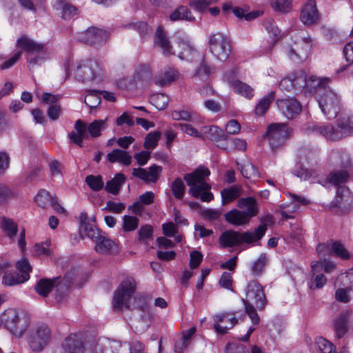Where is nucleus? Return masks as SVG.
I'll list each match as a JSON object with an SVG mask.
<instances>
[{
    "label": "nucleus",
    "instance_id": "obj_1",
    "mask_svg": "<svg viewBox=\"0 0 353 353\" xmlns=\"http://www.w3.org/2000/svg\"><path fill=\"white\" fill-rule=\"evenodd\" d=\"M136 282L132 278L124 280L114 292L112 299V307L114 311H121L123 307L128 310L138 309L143 312L141 315L143 319L150 318L148 303L143 296H137L134 299L133 306L130 307V300L135 292Z\"/></svg>",
    "mask_w": 353,
    "mask_h": 353
},
{
    "label": "nucleus",
    "instance_id": "obj_2",
    "mask_svg": "<svg viewBox=\"0 0 353 353\" xmlns=\"http://www.w3.org/2000/svg\"><path fill=\"white\" fill-rule=\"evenodd\" d=\"M210 174L208 168L199 166L192 172L184 175L183 179L189 187L188 192L192 197L208 203L214 199L211 185L206 182Z\"/></svg>",
    "mask_w": 353,
    "mask_h": 353
},
{
    "label": "nucleus",
    "instance_id": "obj_3",
    "mask_svg": "<svg viewBox=\"0 0 353 353\" xmlns=\"http://www.w3.org/2000/svg\"><path fill=\"white\" fill-rule=\"evenodd\" d=\"M267 230L265 224L259 225L253 232L247 231L239 233L234 230L223 232L219 239L223 248L234 247L241 242L252 243L260 240Z\"/></svg>",
    "mask_w": 353,
    "mask_h": 353
},
{
    "label": "nucleus",
    "instance_id": "obj_4",
    "mask_svg": "<svg viewBox=\"0 0 353 353\" xmlns=\"http://www.w3.org/2000/svg\"><path fill=\"white\" fill-rule=\"evenodd\" d=\"M312 130L330 141H338L353 133V125L349 118H343L337 122L336 127L332 124L314 125Z\"/></svg>",
    "mask_w": 353,
    "mask_h": 353
},
{
    "label": "nucleus",
    "instance_id": "obj_5",
    "mask_svg": "<svg viewBox=\"0 0 353 353\" xmlns=\"http://www.w3.org/2000/svg\"><path fill=\"white\" fill-rule=\"evenodd\" d=\"M321 111L329 119L334 118L340 110V101L338 94L332 89L320 91L315 97Z\"/></svg>",
    "mask_w": 353,
    "mask_h": 353
},
{
    "label": "nucleus",
    "instance_id": "obj_6",
    "mask_svg": "<svg viewBox=\"0 0 353 353\" xmlns=\"http://www.w3.org/2000/svg\"><path fill=\"white\" fill-rule=\"evenodd\" d=\"M101 72V67L98 62L94 59L81 61L74 70V77L80 82L91 83L98 77Z\"/></svg>",
    "mask_w": 353,
    "mask_h": 353
},
{
    "label": "nucleus",
    "instance_id": "obj_7",
    "mask_svg": "<svg viewBox=\"0 0 353 353\" xmlns=\"http://www.w3.org/2000/svg\"><path fill=\"white\" fill-rule=\"evenodd\" d=\"M292 133V129L285 123H272L268 125L265 137H267L272 150L281 146Z\"/></svg>",
    "mask_w": 353,
    "mask_h": 353
},
{
    "label": "nucleus",
    "instance_id": "obj_8",
    "mask_svg": "<svg viewBox=\"0 0 353 353\" xmlns=\"http://www.w3.org/2000/svg\"><path fill=\"white\" fill-rule=\"evenodd\" d=\"M244 305H252L263 310L266 304V297L262 285L256 281H250L247 287L246 297L243 299Z\"/></svg>",
    "mask_w": 353,
    "mask_h": 353
},
{
    "label": "nucleus",
    "instance_id": "obj_9",
    "mask_svg": "<svg viewBox=\"0 0 353 353\" xmlns=\"http://www.w3.org/2000/svg\"><path fill=\"white\" fill-rule=\"evenodd\" d=\"M51 332L47 325L41 324L33 330L30 335L28 343L33 352H41L50 340Z\"/></svg>",
    "mask_w": 353,
    "mask_h": 353
},
{
    "label": "nucleus",
    "instance_id": "obj_10",
    "mask_svg": "<svg viewBox=\"0 0 353 353\" xmlns=\"http://www.w3.org/2000/svg\"><path fill=\"white\" fill-rule=\"evenodd\" d=\"M210 52L220 61H225L230 52L228 39L221 33L211 34L209 38Z\"/></svg>",
    "mask_w": 353,
    "mask_h": 353
},
{
    "label": "nucleus",
    "instance_id": "obj_11",
    "mask_svg": "<svg viewBox=\"0 0 353 353\" xmlns=\"http://www.w3.org/2000/svg\"><path fill=\"white\" fill-rule=\"evenodd\" d=\"M92 351L93 353H128V348L126 344L103 338L94 342Z\"/></svg>",
    "mask_w": 353,
    "mask_h": 353
},
{
    "label": "nucleus",
    "instance_id": "obj_12",
    "mask_svg": "<svg viewBox=\"0 0 353 353\" xmlns=\"http://www.w3.org/2000/svg\"><path fill=\"white\" fill-rule=\"evenodd\" d=\"M108 33L105 30L96 27L88 28L77 36V39L90 46H100L105 43Z\"/></svg>",
    "mask_w": 353,
    "mask_h": 353
},
{
    "label": "nucleus",
    "instance_id": "obj_13",
    "mask_svg": "<svg viewBox=\"0 0 353 353\" xmlns=\"http://www.w3.org/2000/svg\"><path fill=\"white\" fill-rule=\"evenodd\" d=\"M62 348L68 353H93L92 345L85 348L83 334H72L62 343Z\"/></svg>",
    "mask_w": 353,
    "mask_h": 353
},
{
    "label": "nucleus",
    "instance_id": "obj_14",
    "mask_svg": "<svg viewBox=\"0 0 353 353\" xmlns=\"http://www.w3.org/2000/svg\"><path fill=\"white\" fill-rule=\"evenodd\" d=\"M312 46V40L310 38H303L296 42L294 46L289 48L288 55L293 61L303 62L308 57Z\"/></svg>",
    "mask_w": 353,
    "mask_h": 353
},
{
    "label": "nucleus",
    "instance_id": "obj_15",
    "mask_svg": "<svg viewBox=\"0 0 353 353\" xmlns=\"http://www.w3.org/2000/svg\"><path fill=\"white\" fill-rule=\"evenodd\" d=\"M317 252L321 257H325L326 255L334 254L336 256L346 260L350 259V254L345 246L339 241H330L326 243L319 244L317 247Z\"/></svg>",
    "mask_w": 353,
    "mask_h": 353
},
{
    "label": "nucleus",
    "instance_id": "obj_16",
    "mask_svg": "<svg viewBox=\"0 0 353 353\" xmlns=\"http://www.w3.org/2000/svg\"><path fill=\"white\" fill-rule=\"evenodd\" d=\"M276 105L282 114L288 119H293L301 110V103L294 98L277 99Z\"/></svg>",
    "mask_w": 353,
    "mask_h": 353
},
{
    "label": "nucleus",
    "instance_id": "obj_17",
    "mask_svg": "<svg viewBox=\"0 0 353 353\" xmlns=\"http://www.w3.org/2000/svg\"><path fill=\"white\" fill-rule=\"evenodd\" d=\"M214 328L220 334H225L238 323L234 314L224 312L214 316Z\"/></svg>",
    "mask_w": 353,
    "mask_h": 353
},
{
    "label": "nucleus",
    "instance_id": "obj_18",
    "mask_svg": "<svg viewBox=\"0 0 353 353\" xmlns=\"http://www.w3.org/2000/svg\"><path fill=\"white\" fill-rule=\"evenodd\" d=\"M300 19L306 26H312L318 23L320 17L314 0H308L304 5L301 11Z\"/></svg>",
    "mask_w": 353,
    "mask_h": 353
},
{
    "label": "nucleus",
    "instance_id": "obj_19",
    "mask_svg": "<svg viewBox=\"0 0 353 353\" xmlns=\"http://www.w3.org/2000/svg\"><path fill=\"white\" fill-rule=\"evenodd\" d=\"M6 317L4 319L6 327L14 335L21 336L26 331V326L23 323H21V320L16 311L10 310L5 314Z\"/></svg>",
    "mask_w": 353,
    "mask_h": 353
},
{
    "label": "nucleus",
    "instance_id": "obj_20",
    "mask_svg": "<svg viewBox=\"0 0 353 353\" xmlns=\"http://www.w3.org/2000/svg\"><path fill=\"white\" fill-rule=\"evenodd\" d=\"M162 171V168L157 165H153L148 168V171L145 169L138 168L132 170V175L146 183H156Z\"/></svg>",
    "mask_w": 353,
    "mask_h": 353
},
{
    "label": "nucleus",
    "instance_id": "obj_21",
    "mask_svg": "<svg viewBox=\"0 0 353 353\" xmlns=\"http://www.w3.org/2000/svg\"><path fill=\"white\" fill-rule=\"evenodd\" d=\"M330 81L329 78L311 75L307 77L305 92L313 94L316 97L320 91H326L330 88L327 85Z\"/></svg>",
    "mask_w": 353,
    "mask_h": 353
},
{
    "label": "nucleus",
    "instance_id": "obj_22",
    "mask_svg": "<svg viewBox=\"0 0 353 353\" xmlns=\"http://www.w3.org/2000/svg\"><path fill=\"white\" fill-rule=\"evenodd\" d=\"M76 132L72 131L69 134V137L72 141L80 147H83V140L89 137V132L86 123L78 119L74 124Z\"/></svg>",
    "mask_w": 353,
    "mask_h": 353
},
{
    "label": "nucleus",
    "instance_id": "obj_23",
    "mask_svg": "<svg viewBox=\"0 0 353 353\" xmlns=\"http://www.w3.org/2000/svg\"><path fill=\"white\" fill-rule=\"evenodd\" d=\"M351 197L350 191L347 187L337 188L336 196L330 204V208L347 209L350 205Z\"/></svg>",
    "mask_w": 353,
    "mask_h": 353
},
{
    "label": "nucleus",
    "instance_id": "obj_24",
    "mask_svg": "<svg viewBox=\"0 0 353 353\" xmlns=\"http://www.w3.org/2000/svg\"><path fill=\"white\" fill-rule=\"evenodd\" d=\"M95 251L101 254L109 255L117 252L118 249L116 243L108 237L102 235L96 240Z\"/></svg>",
    "mask_w": 353,
    "mask_h": 353
},
{
    "label": "nucleus",
    "instance_id": "obj_25",
    "mask_svg": "<svg viewBox=\"0 0 353 353\" xmlns=\"http://www.w3.org/2000/svg\"><path fill=\"white\" fill-rule=\"evenodd\" d=\"M17 46L26 50L29 56L42 53L44 48L43 44L39 43L25 35L17 40Z\"/></svg>",
    "mask_w": 353,
    "mask_h": 353
},
{
    "label": "nucleus",
    "instance_id": "obj_26",
    "mask_svg": "<svg viewBox=\"0 0 353 353\" xmlns=\"http://www.w3.org/2000/svg\"><path fill=\"white\" fill-rule=\"evenodd\" d=\"M59 280V277L41 279L34 285V290L39 295L46 297L52 289L55 288V285Z\"/></svg>",
    "mask_w": 353,
    "mask_h": 353
},
{
    "label": "nucleus",
    "instance_id": "obj_27",
    "mask_svg": "<svg viewBox=\"0 0 353 353\" xmlns=\"http://www.w3.org/2000/svg\"><path fill=\"white\" fill-rule=\"evenodd\" d=\"M238 207L243 210L247 218L250 221L251 218L255 216L258 213L256 201L252 197L241 198L238 201Z\"/></svg>",
    "mask_w": 353,
    "mask_h": 353
},
{
    "label": "nucleus",
    "instance_id": "obj_28",
    "mask_svg": "<svg viewBox=\"0 0 353 353\" xmlns=\"http://www.w3.org/2000/svg\"><path fill=\"white\" fill-rule=\"evenodd\" d=\"M201 137L205 136L213 141L226 140L228 139V135L223 130L214 125L203 126L201 128Z\"/></svg>",
    "mask_w": 353,
    "mask_h": 353
},
{
    "label": "nucleus",
    "instance_id": "obj_29",
    "mask_svg": "<svg viewBox=\"0 0 353 353\" xmlns=\"http://www.w3.org/2000/svg\"><path fill=\"white\" fill-rule=\"evenodd\" d=\"M225 221L234 225H243L250 222L245 214L242 210H232L224 214Z\"/></svg>",
    "mask_w": 353,
    "mask_h": 353
},
{
    "label": "nucleus",
    "instance_id": "obj_30",
    "mask_svg": "<svg viewBox=\"0 0 353 353\" xmlns=\"http://www.w3.org/2000/svg\"><path fill=\"white\" fill-rule=\"evenodd\" d=\"M74 274V270L71 272H68L64 277V280L65 281L64 283H62L59 281H57L55 285V299L57 302L60 303L63 300L65 292L68 290L69 285L72 281Z\"/></svg>",
    "mask_w": 353,
    "mask_h": 353
},
{
    "label": "nucleus",
    "instance_id": "obj_31",
    "mask_svg": "<svg viewBox=\"0 0 353 353\" xmlns=\"http://www.w3.org/2000/svg\"><path fill=\"white\" fill-rule=\"evenodd\" d=\"M171 21L185 20L189 22L195 21V17L192 15L190 9L185 6L177 7L170 15Z\"/></svg>",
    "mask_w": 353,
    "mask_h": 353
},
{
    "label": "nucleus",
    "instance_id": "obj_32",
    "mask_svg": "<svg viewBox=\"0 0 353 353\" xmlns=\"http://www.w3.org/2000/svg\"><path fill=\"white\" fill-rule=\"evenodd\" d=\"M349 318L346 312H343L334 321V330L338 339L342 338L348 330Z\"/></svg>",
    "mask_w": 353,
    "mask_h": 353
},
{
    "label": "nucleus",
    "instance_id": "obj_33",
    "mask_svg": "<svg viewBox=\"0 0 353 353\" xmlns=\"http://www.w3.org/2000/svg\"><path fill=\"white\" fill-rule=\"evenodd\" d=\"M155 43L163 50L164 54L169 55L173 54L170 41L163 28L160 26L157 28L156 32Z\"/></svg>",
    "mask_w": 353,
    "mask_h": 353
},
{
    "label": "nucleus",
    "instance_id": "obj_34",
    "mask_svg": "<svg viewBox=\"0 0 353 353\" xmlns=\"http://www.w3.org/2000/svg\"><path fill=\"white\" fill-rule=\"evenodd\" d=\"M243 189L240 185H232L221 190L222 203L225 205L237 199L242 194Z\"/></svg>",
    "mask_w": 353,
    "mask_h": 353
},
{
    "label": "nucleus",
    "instance_id": "obj_35",
    "mask_svg": "<svg viewBox=\"0 0 353 353\" xmlns=\"http://www.w3.org/2000/svg\"><path fill=\"white\" fill-rule=\"evenodd\" d=\"M349 177L350 174L346 170H338L330 172L327 176V181L338 188L345 187L344 184L348 181Z\"/></svg>",
    "mask_w": 353,
    "mask_h": 353
},
{
    "label": "nucleus",
    "instance_id": "obj_36",
    "mask_svg": "<svg viewBox=\"0 0 353 353\" xmlns=\"http://www.w3.org/2000/svg\"><path fill=\"white\" fill-rule=\"evenodd\" d=\"M107 157L111 163L119 162L124 165H129L131 163L132 157L128 152L119 149H115L108 153Z\"/></svg>",
    "mask_w": 353,
    "mask_h": 353
},
{
    "label": "nucleus",
    "instance_id": "obj_37",
    "mask_svg": "<svg viewBox=\"0 0 353 353\" xmlns=\"http://www.w3.org/2000/svg\"><path fill=\"white\" fill-rule=\"evenodd\" d=\"M28 281L27 274L19 275V272L12 273L6 271L2 279V283L6 286H13L24 283Z\"/></svg>",
    "mask_w": 353,
    "mask_h": 353
},
{
    "label": "nucleus",
    "instance_id": "obj_38",
    "mask_svg": "<svg viewBox=\"0 0 353 353\" xmlns=\"http://www.w3.org/2000/svg\"><path fill=\"white\" fill-rule=\"evenodd\" d=\"M125 176H124L123 174H117L112 179L108 181L106 183L105 189L107 192L112 194L117 195L119 193L122 185L125 183Z\"/></svg>",
    "mask_w": 353,
    "mask_h": 353
},
{
    "label": "nucleus",
    "instance_id": "obj_39",
    "mask_svg": "<svg viewBox=\"0 0 353 353\" xmlns=\"http://www.w3.org/2000/svg\"><path fill=\"white\" fill-rule=\"evenodd\" d=\"M230 85L234 92L248 99H250L254 96L253 88L241 81H232L230 82Z\"/></svg>",
    "mask_w": 353,
    "mask_h": 353
},
{
    "label": "nucleus",
    "instance_id": "obj_40",
    "mask_svg": "<svg viewBox=\"0 0 353 353\" xmlns=\"http://www.w3.org/2000/svg\"><path fill=\"white\" fill-rule=\"evenodd\" d=\"M275 96L274 92H270L265 96H264L257 103L255 108V113L259 116H263L266 111L269 109V107L273 101Z\"/></svg>",
    "mask_w": 353,
    "mask_h": 353
},
{
    "label": "nucleus",
    "instance_id": "obj_41",
    "mask_svg": "<svg viewBox=\"0 0 353 353\" xmlns=\"http://www.w3.org/2000/svg\"><path fill=\"white\" fill-rule=\"evenodd\" d=\"M177 77L178 72L175 70L170 68L165 71L161 75L157 77L155 82L159 85L164 86L174 81Z\"/></svg>",
    "mask_w": 353,
    "mask_h": 353
},
{
    "label": "nucleus",
    "instance_id": "obj_42",
    "mask_svg": "<svg viewBox=\"0 0 353 353\" xmlns=\"http://www.w3.org/2000/svg\"><path fill=\"white\" fill-rule=\"evenodd\" d=\"M168 101V97L163 93L154 94L150 97V103L159 110L166 108Z\"/></svg>",
    "mask_w": 353,
    "mask_h": 353
},
{
    "label": "nucleus",
    "instance_id": "obj_43",
    "mask_svg": "<svg viewBox=\"0 0 353 353\" xmlns=\"http://www.w3.org/2000/svg\"><path fill=\"white\" fill-rule=\"evenodd\" d=\"M106 128V120H94L88 125L89 134L92 138L101 136V132Z\"/></svg>",
    "mask_w": 353,
    "mask_h": 353
},
{
    "label": "nucleus",
    "instance_id": "obj_44",
    "mask_svg": "<svg viewBox=\"0 0 353 353\" xmlns=\"http://www.w3.org/2000/svg\"><path fill=\"white\" fill-rule=\"evenodd\" d=\"M53 197L49 192L41 190L34 197V201L37 205L41 208H46L53 200Z\"/></svg>",
    "mask_w": 353,
    "mask_h": 353
},
{
    "label": "nucleus",
    "instance_id": "obj_45",
    "mask_svg": "<svg viewBox=\"0 0 353 353\" xmlns=\"http://www.w3.org/2000/svg\"><path fill=\"white\" fill-rule=\"evenodd\" d=\"M293 88L296 91H306L307 78L303 72L294 74L291 77Z\"/></svg>",
    "mask_w": 353,
    "mask_h": 353
},
{
    "label": "nucleus",
    "instance_id": "obj_46",
    "mask_svg": "<svg viewBox=\"0 0 353 353\" xmlns=\"http://www.w3.org/2000/svg\"><path fill=\"white\" fill-rule=\"evenodd\" d=\"M85 181L89 188L95 192L102 190L104 187L103 178L101 175H88L85 179Z\"/></svg>",
    "mask_w": 353,
    "mask_h": 353
},
{
    "label": "nucleus",
    "instance_id": "obj_47",
    "mask_svg": "<svg viewBox=\"0 0 353 353\" xmlns=\"http://www.w3.org/2000/svg\"><path fill=\"white\" fill-rule=\"evenodd\" d=\"M315 174V170L306 168L303 163L299 162L294 170V174L302 180H307Z\"/></svg>",
    "mask_w": 353,
    "mask_h": 353
},
{
    "label": "nucleus",
    "instance_id": "obj_48",
    "mask_svg": "<svg viewBox=\"0 0 353 353\" xmlns=\"http://www.w3.org/2000/svg\"><path fill=\"white\" fill-rule=\"evenodd\" d=\"M292 0H272L271 7L280 13H288L292 10Z\"/></svg>",
    "mask_w": 353,
    "mask_h": 353
},
{
    "label": "nucleus",
    "instance_id": "obj_49",
    "mask_svg": "<svg viewBox=\"0 0 353 353\" xmlns=\"http://www.w3.org/2000/svg\"><path fill=\"white\" fill-rule=\"evenodd\" d=\"M185 186L179 177L174 179L171 184V190L174 196L177 199H182L185 194Z\"/></svg>",
    "mask_w": 353,
    "mask_h": 353
},
{
    "label": "nucleus",
    "instance_id": "obj_50",
    "mask_svg": "<svg viewBox=\"0 0 353 353\" xmlns=\"http://www.w3.org/2000/svg\"><path fill=\"white\" fill-rule=\"evenodd\" d=\"M152 78L150 67L147 64L140 65L134 74V79L138 81H149Z\"/></svg>",
    "mask_w": 353,
    "mask_h": 353
},
{
    "label": "nucleus",
    "instance_id": "obj_51",
    "mask_svg": "<svg viewBox=\"0 0 353 353\" xmlns=\"http://www.w3.org/2000/svg\"><path fill=\"white\" fill-rule=\"evenodd\" d=\"M1 228L10 238L15 236L17 233V224L10 219L3 217L2 219Z\"/></svg>",
    "mask_w": 353,
    "mask_h": 353
},
{
    "label": "nucleus",
    "instance_id": "obj_52",
    "mask_svg": "<svg viewBox=\"0 0 353 353\" xmlns=\"http://www.w3.org/2000/svg\"><path fill=\"white\" fill-rule=\"evenodd\" d=\"M297 158L299 163H312L316 158V153L311 149L302 148L298 151Z\"/></svg>",
    "mask_w": 353,
    "mask_h": 353
},
{
    "label": "nucleus",
    "instance_id": "obj_53",
    "mask_svg": "<svg viewBox=\"0 0 353 353\" xmlns=\"http://www.w3.org/2000/svg\"><path fill=\"white\" fill-rule=\"evenodd\" d=\"M124 27L128 28H133L136 30L141 37H145L152 32V30L149 27L148 23L144 21L130 23L126 25H124Z\"/></svg>",
    "mask_w": 353,
    "mask_h": 353
},
{
    "label": "nucleus",
    "instance_id": "obj_54",
    "mask_svg": "<svg viewBox=\"0 0 353 353\" xmlns=\"http://www.w3.org/2000/svg\"><path fill=\"white\" fill-rule=\"evenodd\" d=\"M181 51L179 56L181 59L192 61L194 59V55L198 53L196 50L188 43H181Z\"/></svg>",
    "mask_w": 353,
    "mask_h": 353
},
{
    "label": "nucleus",
    "instance_id": "obj_55",
    "mask_svg": "<svg viewBox=\"0 0 353 353\" xmlns=\"http://www.w3.org/2000/svg\"><path fill=\"white\" fill-rule=\"evenodd\" d=\"M85 103L90 108H96L101 103V97L97 90H89L85 97Z\"/></svg>",
    "mask_w": 353,
    "mask_h": 353
},
{
    "label": "nucleus",
    "instance_id": "obj_56",
    "mask_svg": "<svg viewBox=\"0 0 353 353\" xmlns=\"http://www.w3.org/2000/svg\"><path fill=\"white\" fill-rule=\"evenodd\" d=\"M160 132H150L145 138L143 146L145 149L150 150L157 145V143L161 138Z\"/></svg>",
    "mask_w": 353,
    "mask_h": 353
},
{
    "label": "nucleus",
    "instance_id": "obj_57",
    "mask_svg": "<svg viewBox=\"0 0 353 353\" xmlns=\"http://www.w3.org/2000/svg\"><path fill=\"white\" fill-rule=\"evenodd\" d=\"M123 229L125 232L135 230L139 225V220L136 216L125 215L123 217Z\"/></svg>",
    "mask_w": 353,
    "mask_h": 353
},
{
    "label": "nucleus",
    "instance_id": "obj_58",
    "mask_svg": "<svg viewBox=\"0 0 353 353\" xmlns=\"http://www.w3.org/2000/svg\"><path fill=\"white\" fill-rule=\"evenodd\" d=\"M239 169L245 179H252L258 176L257 168L248 162L244 165H239Z\"/></svg>",
    "mask_w": 353,
    "mask_h": 353
},
{
    "label": "nucleus",
    "instance_id": "obj_59",
    "mask_svg": "<svg viewBox=\"0 0 353 353\" xmlns=\"http://www.w3.org/2000/svg\"><path fill=\"white\" fill-rule=\"evenodd\" d=\"M84 232V234L92 241H96L98 239V237H101L102 236L101 232L96 228V226L93 224L90 223L89 225H85V227L80 229V233Z\"/></svg>",
    "mask_w": 353,
    "mask_h": 353
},
{
    "label": "nucleus",
    "instance_id": "obj_60",
    "mask_svg": "<svg viewBox=\"0 0 353 353\" xmlns=\"http://www.w3.org/2000/svg\"><path fill=\"white\" fill-rule=\"evenodd\" d=\"M316 348L322 353H332L334 350V345L323 337L316 339Z\"/></svg>",
    "mask_w": 353,
    "mask_h": 353
},
{
    "label": "nucleus",
    "instance_id": "obj_61",
    "mask_svg": "<svg viewBox=\"0 0 353 353\" xmlns=\"http://www.w3.org/2000/svg\"><path fill=\"white\" fill-rule=\"evenodd\" d=\"M60 7L62 10V17L65 19H70L77 14V8L72 4L60 1Z\"/></svg>",
    "mask_w": 353,
    "mask_h": 353
},
{
    "label": "nucleus",
    "instance_id": "obj_62",
    "mask_svg": "<svg viewBox=\"0 0 353 353\" xmlns=\"http://www.w3.org/2000/svg\"><path fill=\"white\" fill-rule=\"evenodd\" d=\"M14 196V191L7 185L0 183V203L5 204Z\"/></svg>",
    "mask_w": 353,
    "mask_h": 353
},
{
    "label": "nucleus",
    "instance_id": "obj_63",
    "mask_svg": "<svg viewBox=\"0 0 353 353\" xmlns=\"http://www.w3.org/2000/svg\"><path fill=\"white\" fill-rule=\"evenodd\" d=\"M319 266H321V270H323L326 273L332 272L336 268V265L334 263L331 261H327L325 260L323 261L312 262L311 264V268L313 271H315L319 268Z\"/></svg>",
    "mask_w": 353,
    "mask_h": 353
},
{
    "label": "nucleus",
    "instance_id": "obj_64",
    "mask_svg": "<svg viewBox=\"0 0 353 353\" xmlns=\"http://www.w3.org/2000/svg\"><path fill=\"white\" fill-rule=\"evenodd\" d=\"M126 345L128 348V353H147L144 344L138 340H133L130 344H126Z\"/></svg>",
    "mask_w": 353,
    "mask_h": 353
}]
</instances>
